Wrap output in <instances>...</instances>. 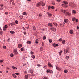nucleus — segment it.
<instances>
[{"label": "nucleus", "mask_w": 79, "mask_h": 79, "mask_svg": "<svg viewBox=\"0 0 79 79\" xmlns=\"http://www.w3.org/2000/svg\"><path fill=\"white\" fill-rule=\"evenodd\" d=\"M64 73H68V70H65L64 71Z\"/></svg>", "instance_id": "36"}, {"label": "nucleus", "mask_w": 79, "mask_h": 79, "mask_svg": "<svg viewBox=\"0 0 79 79\" xmlns=\"http://www.w3.org/2000/svg\"><path fill=\"white\" fill-rule=\"evenodd\" d=\"M56 69L57 70H58L59 71H60L61 70V69L59 67H57Z\"/></svg>", "instance_id": "12"}, {"label": "nucleus", "mask_w": 79, "mask_h": 79, "mask_svg": "<svg viewBox=\"0 0 79 79\" xmlns=\"http://www.w3.org/2000/svg\"><path fill=\"white\" fill-rule=\"evenodd\" d=\"M48 40H49V42H50V43H52V40H51L50 39H48Z\"/></svg>", "instance_id": "26"}, {"label": "nucleus", "mask_w": 79, "mask_h": 79, "mask_svg": "<svg viewBox=\"0 0 79 79\" xmlns=\"http://www.w3.org/2000/svg\"><path fill=\"white\" fill-rule=\"evenodd\" d=\"M2 33H3V32L2 31H1L0 32V34H1V35L2 34Z\"/></svg>", "instance_id": "59"}, {"label": "nucleus", "mask_w": 79, "mask_h": 79, "mask_svg": "<svg viewBox=\"0 0 79 79\" xmlns=\"http://www.w3.org/2000/svg\"><path fill=\"white\" fill-rule=\"evenodd\" d=\"M49 73H53V71L52 70H50Z\"/></svg>", "instance_id": "47"}, {"label": "nucleus", "mask_w": 79, "mask_h": 79, "mask_svg": "<svg viewBox=\"0 0 79 79\" xmlns=\"http://www.w3.org/2000/svg\"><path fill=\"white\" fill-rule=\"evenodd\" d=\"M12 4H13V5H15V3H14V1H13L12 3Z\"/></svg>", "instance_id": "60"}, {"label": "nucleus", "mask_w": 79, "mask_h": 79, "mask_svg": "<svg viewBox=\"0 0 79 79\" xmlns=\"http://www.w3.org/2000/svg\"><path fill=\"white\" fill-rule=\"evenodd\" d=\"M7 70H10V69H9V68L7 67Z\"/></svg>", "instance_id": "58"}, {"label": "nucleus", "mask_w": 79, "mask_h": 79, "mask_svg": "<svg viewBox=\"0 0 79 79\" xmlns=\"http://www.w3.org/2000/svg\"><path fill=\"white\" fill-rule=\"evenodd\" d=\"M14 52L15 53V55H16V54H18V52H17V50H16V49H14Z\"/></svg>", "instance_id": "5"}, {"label": "nucleus", "mask_w": 79, "mask_h": 79, "mask_svg": "<svg viewBox=\"0 0 79 79\" xmlns=\"http://www.w3.org/2000/svg\"><path fill=\"white\" fill-rule=\"evenodd\" d=\"M63 3H64L65 5H67V4H68V2L66 1H63Z\"/></svg>", "instance_id": "8"}, {"label": "nucleus", "mask_w": 79, "mask_h": 79, "mask_svg": "<svg viewBox=\"0 0 79 79\" xmlns=\"http://www.w3.org/2000/svg\"><path fill=\"white\" fill-rule=\"evenodd\" d=\"M66 60H69V56H66Z\"/></svg>", "instance_id": "18"}, {"label": "nucleus", "mask_w": 79, "mask_h": 79, "mask_svg": "<svg viewBox=\"0 0 79 79\" xmlns=\"http://www.w3.org/2000/svg\"><path fill=\"white\" fill-rule=\"evenodd\" d=\"M69 32L70 34H73V31L72 30H70V31Z\"/></svg>", "instance_id": "21"}, {"label": "nucleus", "mask_w": 79, "mask_h": 79, "mask_svg": "<svg viewBox=\"0 0 79 79\" xmlns=\"http://www.w3.org/2000/svg\"><path fill=\"white\" fill-rule=\"evenodd\" d=\"M11 68H13V69H17V68L14 66H12Z\"/></svg>", "instance_id": "20"}, {"label": "nucleus", "mask_w": 79, "mask_h": 79, "mask_svg": "<svg viewBox=\"0 0 79 79\" xmlns=\"http://www.w3.org/2000/svg\"><path fill=\"white\" fill-rule=\"evenodd\" d=\"M65 40H63V41H62V43H63V44H65Z\"/></svg>", "instance_id": "41"}, {"label": "nucleus", "mask_w": 79, "mask_h": 79, "mask_svg": "<svg viewBox=\"0 0 79 79\" xmlns=\"http://www.w3.org/2000/svg\"><path fill=\"white\" fill-rule=\"evenodd\" d=\"M11 40V39L10 38H8V40H7V42H10V40Z\"/></svg>", "instance_id": "38"}, {"label": "nucleus", "mask_w": 79, "mask_h": 79, "mask_svg": "<svg viewBox=\"0 0 79 79\" xmlns=\"http://www.w3.org/2000/svg\"><path fill=\"white\" fill-rule=\"evenodd\" d=\"M40 5H42V6H43L45 5V3H44V2H43V1H41L40 2L37 4L36 6L39 7V6H40Z\"/></svg>", "instance_id": "1"}, {"label": "nucleus", "mask_w": 79, "mask_h": 79, "mask_svg": "<svg viewBox=\"0 0 79 79\" xmlns=\"http://www.w3.org/2000/svg\"><path fill=\"white\" fill-rule=\"evenodd\" d=\"M64 53H66V50H64Z\"/></svg>", "instance_id": "62"}, {"label": "nucleus", "mask_w": 79, "mask_h": 79, "mask_svg": "<svg viewBox=\"0 0 79 79\" xmlns=\"http://www.w3.org/2000/svg\"><path fill=\"white\" fill-rule=\"evenodd\" d=\"M68 21V20L66 19H65L64 20V22H65V23H67Z\"/></svg>", "instance_id": "16"}, {"label": "nucleus", "mask_w": 79, "mask_h": 79, "mask_svg": "<svg viewBox=\"0 0 79 79\" xmlns=\"http://www.w3.org/2000/svg\"><path fill=\"white\" fill-rule=\"evenodd\" d=\"M42 46H44V43L43 42L42 43Z\"/></svg>", "instance_id": "64"}, {"label": "nucleus", "mask_w": 79, "mask_h": 79, "mask_svg": "<svg viewBox=\"0 0 79 79\" xmlns=\"http://www.w3.org/2000/svg\"><path fill=\"white\" fill-rule=\"evenodd\" d=\"M12 76L14 78H16V77H17L16 76V75H15V74H14V73L13 74Z\"/></svg>", "instance_id": "9"}, {"label": "nucleus", "mask_w": 79, "mask_h": 79, "mask_svg": "<svg viewBox=\"0 0 79 79\" xmlns=\"http://www.w3.org/2000/svg\"><path fill=\"white\" fill-rule=\"evenodd\" d=\"M59 40L60 42H61V41H62L63 40V39L62 38H60L59 39Z\"/></svg>", "instance_id": "31"}, {"label": "nucleus", "mask_w": 79, "mask_h": 79, "mask_svg": "<svg viewBox=\"0 0 79 79\" xmlns=\"http://www.w3.org/2000/svg\"><path fill=\"white\" fill-rule=\"evenodd\" d=\"M50 70H49V69H48L47 70L46 72H47V73H49V72H50Z\"/></svg>", "instance_id": "40"}, {"label": "nucleus", "mask_w": 79, "mask_h": 79, "mask_svg": "<svg viewBox=\"0 0 79 79\" xmlns=\"http://www.w3.org/2000/svg\"><path fill=\"white\" fill-rule=\"evenodd\" d=\"M39 16L40 17H41V16H42V14H39Z\"/></svg>", "instance_id": "49"}, {"label": "nucleus", "mask_w": 79, "mask_h": 79, "mask_svg": "<svg viewBox=\"0 0 79 79\" xmlns=\"http://www.w3.org/2000/svg\"><path fill=\"white\" fill-rule=\"evenodd\" d=\"M3 62V60H0V63H2Z\"/></svg>", "instance_id": "44"}, {"label": "nucleus", "mask_w": 79, "mask_h": 79, "mask_svg": "<svg viewBox=\"0 0 79 79\" xmlns=\"http://www.w3.org/2000/svg\"><path fill=\"white\" fill-rule=\"evenodd\" d=\"M50 8H51V7L50 6H49L48 7V10H50Z\"/></svg>", "instance_id": "46"}, {"label": "nucleus", "mask_w": 79, "mask_h": 79, "mask_svg": "<svg viewBox=\"0 0 79 79\" xmlns=\"http://www.w3.org/2000/svg\"><path fill=\"white\" fill-rule=\"evenodd\" d=\"M43 39L44 40H45V39H46V37L45 36H44L43 37Z\"/></svg>", "instance_id": "35"}, {"label": "nucleus", "mask_w": 79, "mask_h": 79, "mask_svg": "<svg viewBox=\"0 0 79 79\" xmlns=\"http://www.w3.org/2000/svg\"><path fill=\"white\" fill-rule=\"evenodd\" d=\"M48 26H51V27H52V26H53L52 23H49Z\"/></svg>", "instance_id": "11"}, {"label": "nucleus", "mask_w": 79, "mask_h": 79, "mask_svg": "<svg viewBox=\"0 0 79 79\" xmlns=\"http://www.w3.org/2000/svg\"><path fill=\"white\" fill-rule=\"evenodd\" d=\"M25 78L26 79H28L29 78V76H28V75H26L25 76Z\"/></svg>", "instance_id": "10"}, {"label": "nucleus", "mask_w": 79, "mask_h": 79, "mask_svg": "<svg viewBox=\"0 0 79 79\" xmlns=\"http://www.w3.org/2000/svg\"><path fill=\"white\" fill-rule=\"evenodd\" d=\"M31 42L30 41H28L27 42V44H31Z\"/></svg>", "instance_id": "23"}, {"label": "nucleus", "mask_w": 79, "mask_h": 79, "mask_svg": "<svg viewBox=\"0 0 79 79\" xmlns=\"http://www.w3.org/2000/svg\"><path fill=\"white\" fill-rule=\"evenodd\" d=\"M66 4H62V7H64L66 6Z\"/></svg>", "instance_id": "30"}, {"label": "nucleus", "mask_w": 79, "mask_h": 79, "mask_svg": "<svg viewBox=\"0 0 79 79\" xmlns=\"http://www.w3.org/2000/svg\"><path fill=\"white\" fill-rule=\"evenodd\" d=\"M72 13H73L74 14H76V12L75 10H73L72 11Z\"/></svg>", "instance_id": "19"}, {"label": "nucleus", "mask_w": 79, "mask_h": 79, "mask_svg": "<svg viewBox=\"0 0 79 79\" xmlns=\"http://www.w3.org/2000/svg\"><path fill=\"white\" fill-rule=\"evenodd\" d=\"M11 26H13L15 25V23H10Z\"/></svg>", "instance_id": "28"}, {"label": "nucleus", "mask_w": 79, "mask_h": 79, "mask_svg": "<svg viewBox=\"0 0 79 79\" xmlns=\"http://www.w3.org/2000/svg\"><path fill=\"white\" fill-rule=\"evenodd\" d=\"M23 15H27V14L26 13V12H23Z\"/></svg>", "instance_id": "22"}, {"label": "nucleus", "mask_w": 79, "mask_h": 79, "mask_svg": "<svg viewBox=\"0 0 79 79\" xmlns=\"http://www.w3.org/2000/svg\"><path fill=\"white\" fill-rule=\"evenodd\" d=\"M35 43L36 44H38V43H39V40H36Z\"/></svg>", "instance_id": "24"}, {"label": "nucleus", "mask_w": 79, "mask_h": 79, "mask_svg": "<svg viewBox=\"0 0 79 79\" xmlns=\"http://www.w3.org/2000/svg\"><path fill=\"white\" fill-rule=\"evenodd\" d=\"M3 48L6 49V46H3Z\"/></svg>", "instance_id": "48"}, {"label": "nucleus", "mask_w": 79, "mask_h": 79, "mask_svg": "<svg viewBox=\"0 0 79 79\" xmlns=\"http://www.w3.org/2000/svg\"><path fill=\"white\" fill-rule=\"evenodd\" d=\"M76 22H78V19H76Z\"/></svg>", "instance_id": "55"}, {"label": "nucleus", "mask_w": 79, "mask_h": 79, "mask_svg": "<svg viewBox=\"0 0 79 79\" xmlns=\"http://www.w3.org/2000/svg\"><path fill=\"white\" fill-rule=\"evenodd\" d=\"M53 46H54V47H56V44H55V43H54L53 44Z\"/></svg>", "instance_id": "50"}, {"label": "nucleus", "mask_w": 79, "mask_h": 79, "mask_svg": "<svg viewBox=\"0 0 79 79\" xmlns=\"http://www.w3.org/2000/svg\"><path fill=\"white\" fill-rule=\"evenodd\" d=\"M50 29L52 31H54V32H56V28H54V27H52Z\"/></svg>", "instance_id": "4"}, {"label": "nucleus", "mask_w": 79, "mask_h": 79, "mask_svg": "<svg viewBox=\"0 0 79 79\" xmlns=\"http://www.w3.org/2000/svg\"><path fill=\"white\" fill-rule=\"evenodd\" d=\"M4 27L5 28H6V29H7V28H8V26H7V25H5L4 26Z\"/></svg>", "instance_id": "25"}, {"label": "nucleus", "mask_w": 79, "mask_h": 79, "mask_svg": "<svg viewBox=\"0 0 79 79\" xmlns=\"http://www.w3.org/2000/svg\"><path fill=\"white\" fill-rule=\"evenodd\" d=\"M40 49V50H43L42 47H41Z\"/></svg>", "instance_id": "61"}, {"label": "nucleus", "mask_w": 79, "mask_h": 79, "mask_svg": "<svg viewBox=\"0 0 79 79\" xmlns=\"http://www.w3.org/2000/svg\"><path fill=\"white\" fill-rule=\"evenodd\" d=\"M53 24H54L55 26H58V24H57V23H56L54 22L53 23Z\"/></svg>", "instance_id": "14"}, {"label": "nucleus", "mask_w": 79, "mask_h": 79, "mask_svg": "<svg viewBox=\"0 0 79 79\" xmlns=\"http://www.w3.org/2000/svg\"><path fill=\"white\" fill-rule=\"evenodd\" d=\"M65 15L67 16H70L71 15V13H69V12H66L65 13Z\"/></svg>", "instance_id": "3"}, {"label": "nucleus", "mask_w": 79, "mask_h": 79, "mask_svg": "<svg viewBox=\"0 0 79 79\" xmlns=\"http://www.w3.org/2000/svg\"><path fill=\"white\" fill-rule=\"evenodd\" d=\"M23 50H24V47H22L21 48V52H23Z\"/></svg>", "instance_id": "29"}, {"label": "nucleus", "mask_w": 79, "mask_h": 79, "mask_svg": "<svg viewBox=\"0 0 79 79\" xmlns=\"http://www.w3.org/2000/svg\"><path fill=\"white\" fill-rule=\"evenodd\" d=\"M77 29H79V27H77Z\"/></svg>", "instance_id": "63"}, {"label": "nucleus", "mask_w": 79, "mask_h": 79, "mask_svg": "<svg viewBox=\"0 0 79 79\" xmlns=\"http://www.w3.org/2000/svg\"><path fill=\"white\" fill-rule=\"evenodd\" d=\"M15 23L16 24H18V21L17 20L15 21Z\"/></svg>", "instance_id": "37"}, {"label": "nucleus", "mask_w": 79, "mask_h": 79, "mask_svg": "<svg viewBox=\"0 0 79 79\" xmlns=\"http://www.w3.org/2000/svg\"><path fill=\"white\" fill-rule=\"evenodd\" d=\"M30 53L31 55H34V52H32V51H31Z\"/></svg>", "instance_id": "32"}, {"label": "nucleus", "mask_w": 79, "mask_h": 79, "mask_svg": "<svg viewBox=\"0 0 79 79\" xmlns=\"http://www.w3.org/2000/svg\"><path fill=\"white\" fill-rule=\"evenodd\" d=\"M67 7H68V6H67L66 5H65L64 7L65 8H67Z\"/></svg>", "instance_id": "56"}, {"label": "nucleus", "mask_w": 79, "mask_h": 79, "mask_svg": "<svg viewBox=\"0 0 79 79\" xmlns=\"http://www.w3.org/2000/svg\"><path fill=\"white\" fill-rule=\"evenodd\" d=\"M10 32L11 34H14L15 33V32L13 31H10Z\"/></svg>", "instance_id": "34"}, {"label": "nucleus", "mask_w": 79, "mask_h": 79, "mask_svg": "<svg viewBox=\"0 0 79 79\" xmlns=\"http://www.w3.org/2000/svg\"><path fill=\"white\" fill-rule=\"evenodd\" d=\"M43 79H48L47 77H45L43 78Z\"/></svg>", "instance_id": "45"}, {"label": "nucleus", "mask_w": 79, "mask_h": 79, "mask_svg": "<svg viewBox=\"0 0 79 79\" xmlns=\"http://www.w3.org/2000/svg\"><path fill=\"white\" fill-rule=\"evenodd\" d=\"M10 56H11V57H13V56H14L13 54H10Z\"/></svg>", "instance_id": "39"}, {"label": "nucleus", "mask_w": 79, "mask_h": 79, "mask_svg": "<svg viewBox=\"0 0 79 79\" xmlns=\"http://www.w3.org/2000/svg\"><path fill=\"white\" fill-rule=\"evenodd\" d=\"M51 8L52 9H55V7H54V6H52V7H51Z\"/></svg>", "instance_id": "51"}, {"label": "nucleus", "mask_w": 79, "mask_h": 79, "mask_svg": "<svg viewBox=\"0 0 79 79\" xmlns=\"http://www.w3.org/2000/svg\"><path fill=\"white\" fill-rule=\"evenodd\" d=\"M72 21H75V20H76V18L75 17H73L72 18Z\"/></svg>", "instance_id": "13"}, {"label": "nucleus", "mask_w": 79, "mask_h": 79, "mask_svg": "<svg viewBox=\"0 0 79 79\" xmlns=\"http://www.w3.org/2000/svg\"><path fill=\"white\" fill-rule=\"evenodd\" d=\"M1 8H2V7L3 6V4H1Z\"/></svg>", "instance_id": "57"}, {"label": "nucleus", "mask_w": 79, "mask_h": 79, "mask_svg": "<svg viewBox=\"0 0 79 79\" xmlns=\"http://www.w3.org/2000/svg\"><path fill=\"white\" fill-rule=\"evenodd\" d=\"M30 72L31 73V74H33V73H34V70H30Z\"/></svg>", "instance_id": "17"}, {"label": "nucleus", "mask_w": 79, "mask_h": 79, "mask_svg": "<svg viewBox=\"0 0 79 79\" xmlns=\"http://www.w3.org/2000/svg\"><path fill=\"white\" fill-rule=\"evenodd\" d=\"M15 74L16 75H19V73H15Z\"/></svg>", "instance_id": "54"}, {"label": "nucleus", "mask_w": 79, "mask_h": 79, "mask_svg": "<svg viewBox=\"0 0 79 79\" xmlns=\"http://www.w3.org/2000/svg\"><path fill=\"white\" fill-rule=\"evenodd\" d=\"M70 5L72 8H75L76 6V4H74L73 2H71V3L70 4Z\"/></svg>", "instance_id": "2"}, {"label": "nucleus", "mask_w": 79, "mask_h": 79, "mask_svg": "<svg viewBox=\"0 0 79 79\" xmlns=\"http://www.w3.org/2000/svg\"><path fill=\"white\" fill-rule=\"evenodd\" d=\"M62 53V51H60V52H59V54L60 55H61Z\"/></svg>", "instance_id": "33"}, {"label": "nucleus", "mask_w": 79, "mask_h": 79, "mask_svg": "<svg viewBox=\"0 0 79 79\" xmlns=\"http://www.w3.org/2000/svg\"><path fill=\"white\" fill-rule=\"evenodd\" d=\"M18 47L19 48L22 47V45L20 44H18Z\"/></svg>", "instance_id": "15"}, {"label": "nucleus", "mask_w": 79, "mask_h": 79, "mask_svg": "<svg viewBox=\"0 0 79 79\" xmlns=\"http://www.w3.org/2000/svg\"><path fill=\"white\" fill-rule=\"evenodd\" d=\"M31 57L32 58H33V59H34L35 58V56L34 55H32L31 56Z\"/></svg>", "instance_id": "27"}, {"label": "nucleus", "mask_w": 79, "mask_h": 79, "mask_svg": "<svg viewBox=\"0 0 79 79\" xmlns=\"http://www.w3.org/2000/svg\"><path fill=\"white\" fill-rule=\"evenodd\" d=\"M24 34V35H26V32L25 31L23 32Z\"/></svg>", "instance_id": "52"}, {"label": "nucleus", "mask_w": 79, "mask_h": 79, "mask_svg": "<svg viewBox=\"0 0 79 79\" xmlns=\"http://www.w3.org/2000/svg\"><path fill=\"white\" fill-rule=\"evenodd\" d=\"M56 47H58V44H56Z\"/></svg>", "instance_id": "53"}, {"label": "nucleus", "mask_w": 79, "mask_h": 79, "mask_svg": "<svg viewBox=\"0 0 79 79\" xmlns=\"http://www.w3.org/2000/svg\"><path fill=\"white\" fill-rule=\"evenodd\" d=\"M3 31H6V28L4 27H3Z\"/></svg>", "instance_id": "43"}, {"label": "nucleus", "mask_w": 79, "mask_h": 79, "mask_svg": "<svg viewBox=\"0 0 79 79\" xmlns=\"http://www.w3.org/2000/svg\"><path fill=\"white\" fill-rule=\"evenodd\" d=\"M33 29L34 30H35H35H36V28H35V27H33Z\"/></svg>", "instance_id": "42"}, {"label": "nucleus", "mask_w": 79, "mask_h": 79, "mask_svg": "<svg viewBox=\"0 0 79 79\" xmlns=\"http://www.w3.org/2000/svg\"><path fill=\"white\" fill-rule=\"evenodd\" d=\"M47 14H48V16H49V17H51V16H52V14H51V13H50L49 12H48Z\"/></svg>", "instance_id": "6"}, {"label": "nucleus", "mask_w": 79, "mask_h": 79, "mask_svg": "<svg viewBox=\"0 0 79 79\" xmlns=\"http://www.w3.org/2000/svg\"><path fill=\"white\" fill-rule=\"evenodd\" d=\"M48 65L49 67H52V68H53V66H52V65H51V64L49 62L48 63Z\"/></svg>", "instance_id": "7"}]
</instances>
